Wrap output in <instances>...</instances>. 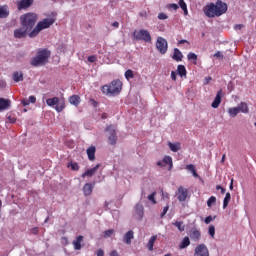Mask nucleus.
Masks as SVG:
<instances>
[{
  "instance_id": "1",
  "label": "nucleus",
  "mask_w": 256,
  "mask_h": 256,
  "mask_svg": "<svg viewBox=\"0 0 256 256\" xmlns=\"http://www.w3.org/2000/svg\"><path fill=\"white\" fill-rule=\"evenodd\" d=\"M206 17H221L224 13H227V3L217 0L216 3H210L204 8Z\"/></svg>"
},
{
  "instance_id": "2",
  "label": "nucleus",
  "mask_w": 256,
  "mask_h": 256,
  "mask_svg": "<svg viewBox=\"0 0 256 256\" xmlns=\"http://www.w3.org/2000/svg\"><path fill=\"white\" fill-rule=\"evenodd\" d=\"M49 57H51V51L48 49L38 50L36 56L31 59L30 65L32 67H41L49 61Z\"/></svg>"
},
{
  "instance_id": "3",
  "label": "nucleus",
  "mask_w": 256,
  "mask_h": 256,
  "mask_svg": "<svg viewBox=\"0 0 256 256\" xmlns=\"http://www.w3.org/2000/svg\"><path fill=\"white\" fill-rule=\"evenodd\" d=\"M37 23V14L35 13H26L23 14L20 17V25L21 27H24V29H26V31H29L31 33V31H33V27H35V24Z\"/></svg>"
},
{
  "instance_id": "4",
  "label": "nucleus",
  "mask_w": 256,
  "mask_h": 256,
  "mask_svg": "<svg viewBox=\"0 0 256 256\" xmlns=\"http://www.w3.org/2000/svg\"><path fill=\"white\" fill-rule=\"evenodd\" d=\"M123 88V82L121 80H113L109 85L101 87V91L104 95H119Z\"/></svg>"
},
{
  "instance_id": "5",
  "label": "nucleus",
  "mask_w": 256,
  "mask_h": 256,
  "mask_svg": "<svg viewBox=\"0 0 256 256\" xmlns=\"http://www.w3.org/2000/svg\"><path fill=\"white\" fill-rule=\"evenodd\" d=\"M53 23H55V18L43 19L42 21L38 22L36 27L28 34V37H30V39H34V37H37V35H39L43 29H49Z\"/></svg>"
},
{
  "instance_id": "6",
  "label": "nucleus",
  "mask_w": 256,
  "mask_h": 256,
  "mask_svg": "<svg viewBox=\"0 0 256 256\" xmlns=\"http://www.w3.org/2000/svg\"><path fill=\"white\" fill-rule=\"evenodd\" d=\"M46 105L54 107L57 113H61L65 109V100H59V97L48 98L46 99Z\"/></svg>"
},
{
  "instance_id": "7",
  "label": "nucleus",
  "mask_w": 256,
  "mask_h": 256,
  "mask_svg": "<svg viewBox=\"0 0 256 256\" xmlns=\"http://www.w3.org/2000/svg\"><path fill=\"white\" fill-rule=\"evenodd\" d=\"M133 37L136 41H144V43H151V33L149 30L140 29L133 32Z\"/></svg>"
},
{
  "instance_id": "8",
  "label": "nucleus",
  "mask_w": 256,
  "mask_h": 256,
  "mask_svg": "<svg viewBox=\"0 0 256 256\" xmlns=\"http://www.w3.org/2000/svg\"><path fill=\"white\" fill-rule=\"evenodd\" d=\"M156 49L161 53V55H165L169 49V43H167L165 38L159 36L156 41Z\"/></svg>"
},
{
  "instance_id": "9",
  "label": "nucleus",
  "mask_w": 256,
  "mask_h": 256,
  "mask_svg": "<svg viewBox=\"0 0 256 256\" xmlns=\"http://www.w3.org/2000/svg\"><path fill=\"white\" fill-rule=\"evenodd\" d=\"M105 131L109 133L108 141L111 145H117V132L115 131V127L113 125L108 126Z\"/></svg>"
},
{
  "instance_id": "10",
  "label": "nucleus",
  "mask_w": 256,
  "mask_h": 256,
  "mask_svg": "<svg viewBox=\"0 0 256 256\" xmlns=\"http://www.w3.org/2000/svg\"><path fill=\"white\" fill-rule=\"evenodd\" d=\"M209 248L205 244H198L194 249V256H209Z\"/></svg>"
},
{
  "instance_id": "11",
  "label": "nucleus",
  "mask_w": 256,
  "mask_h": 256,
  "mask_svg": "<svg viewBox=\"0 0 256 256\" xmlns=\"http://www.w3.org/2000/svg\"><path fill=\"white\" fill-rule=\"evenodd\" d=\"M156 165L158 167H166V165H168V170L171 171V169H173V158H171V156H164L163 160L158 161Z\"/></svg>"
},
{
  "instance_id": "12",
  "label": "nucleus",
  "mask_w": 256,
  "mask_h": 256,
  "mask_svg": "<svg viewBox=\"0 0 256 256\" xmlns=\"http://www.w3.org/2000/svg\"><path fill=\"white\" fill-rule=\"evenodd\" d=\"M29 33H31V32L29 30H27V28L22 26L21 28L14 30V37H15V39H25V37H27V35H29Z\"/></svg>"
},
{
  "instance_id": "13",
  "label": "nucleus",
  "mask_w": 256,
  "mask_h": 256,
  "mask_svg": "<svg viewBox=\"0 0 256 256\" xmlns=\"http://www.w3.org/2000/svg\"><path fill=\"white\" fill-rule=\"evenodd\" d=\"M189 237L192 241H194L195 243L201 241V230L197 229V228H192L189 231Z\"/></svg>"
},
{
  "instance_id": "14",
  "label": "nucleus",
  "mask_w": 256,
  "mask_h": 256,
  "mask_svg": "<svg viewBox=\"0 0 256 256\" xmlns=\"http://www.w3.org/2000/svg\"><path fill=\"white\" fill-rule=\"evenodd\" d=\"M145 215V208L142 206V204H136L135 205V217L138 219V221H141Z\"/></svg>"
},
{
  "instance_id": "15",
  "label": "nucleus",
  "mask_w": 256,
  "mask_h": 256,
  "mask_svg": "<svg viewBox=\"0 0 256 256\" xmlns=\"http://www.w3.org/2000/svg\"><path fill=\"white\" fill-rule=\"evenodd\" d=\"M33 5V0H21L17 4L18 11H21L23 9H29Z\"/></svg>"
},
{
  "instance_id": "16",
  "label": "nucleus",
  "mask_w": 256,
  "mask_h": 256,
  "mask_svg": "<svg viewBox=\"0 0 256 256\" xmlns=\"http://www.w3.org/2000/svg\"><path fill=\"white\" fill-rule=\"evenodd\" d=\"M221 97H223V90H219L216 94L214 101L211 104L213 109H217L221 105Z\"/></svg>"
},
{
  "instance_id": "17",
  "label": "nucleus",
  "mask_w": 256,
  "mask_h": 256,
  "mask_svg": "<svg viewBox=\"0 0 256 256\" xmlns=\"http://www.w3.org/2000/svg\"><path fill=\"white\" fill-rule=\"evenodd\" d=\"M99 167H101V164H97L95 167L86 170L81 177L83 179H85V177H93V175H95L97 173V169H99Z\"/></svg>"
},
{
  "instance_id": "18",
  "label": "nucleus",
  "mask_w": 256,
  "mask_h": 256,
  "mask_svg": "<svg viewBox=\"0 0 256 256\" xmlns=\"http://www.w3.org/2000/svg\"><path fill=\"white\" fill-rule=\"evenodd\" d=\"M187 199V189L184 188L183 186H180L178 188V201H186Z\"/></svg>"
},
{
  "instance_id": "19",
  "label": "nucleus",
  "mask_w": 256,
  "mask_h": 256,
  "mask_svg": "<svg viewBox=\"0 0 256 256\" xmlns=\"http://www.w3.org/2000/svg\"><path fill=\"white\" fill-rule=\"evenodd\" d=\"M132 239H135V232H133V230H129L124 235L123 241H124V243H126V245H131V240Z\"/></svg>"
},
{
  "instance_id": "20",
  "label": "nucleus",
  "mask_w": 256,
  "mask_h": 256,
  "mask_svg": "<svg viewBox=\"0 0 256 256\" xmlns=\"http://www.w3.org/2000/svg\"><path fill=\"white\" fill-rule=\"evenodd\" d=\"M11 107V100L0 98V111H7Z\"/></svg>"
},
{
  "instance_id": "21",
  "label": "nucleus",
  "mask_w": 256,
  "mask_h": 256,
  "mask_svg": "<svg viewBox=\"0 0 256 256\" xmlns=\"http://www.w3.org/2000/svg\"><path fill=\"white\" fill-rule=\"evenodd\" d=\"M10 11L9 6L2 5L0 6V19H7L9 17Z\"/></svg>"
},
{
  "instance_id": "22",
  "label": "nucleus",
  "mask_w": 256,
  "mask_h": 256,
  "mask_svg": "<svg viewBox=\"0 0 256 256\" xmlns=\"http://www.w3.org/2000/svg\"><path fill=\"white\" fill-rule=\"evenodd\" d=\"M70 105H74V107H79L81 103V97L79 95H72L68 99Z\"/></svg>"
},
{
  "instance_id": "23",
  "label": "nucleus",
  "mask_w": 256,
  "mask_h": 256,
  "mask_svg": "<svg viewBox=\"0 0 256 256\" xmlns=\"http://www.w3.org/2000/svg\"><path fill=\"white\" fill-rule=\"evenodd\" d=\"M81 243H83V236H78L75 240H73L72 245L75 251H81Z\"/></svg>"
},
{
  "instance_id": "24",
  "label": "nucleus",
  "mask_w": 256,
  "mask_h": 256,
  "mask_svg": "<svg viewBox=\"0 0 256 256\" xmlns=\"http://www.w3.org/2000/svg\"><path fill=\"white\" fill-rule=\"evenodd\" d=\"M172 59L174 61H177V63L183 61V53H181V50H179L178 48H174Z\"/></svg>"
},
{
  "instance_id": "25",
  "label": "nucleus",
  "mask_w": 256,
  "mask_h": 256,
  "mask_svg": "<svg viewBox=\"0 0 256 256\" xmlns=\"http://www.w3.org/2000/svg\"><path fill=\"white\" fill-rule=\"evenodd\" d=\"M96 151H97V149L95 148V146H90L86 150V153L88 155L89 161H95V153H96Z\"/></svg>"
},
{
  "instance_id": "26",
  "label": "nucleus",
  "mask_w": 256,
  "mask_h": 256,
  "mask_svg": "<svg viewBox=\"0 0 256 256\" xmlns=\"http://www.w3.org/2000/svg\"><path fill=\"white\" fill-rule=\"evenodd\" d=\"M83 193L86 197H89V195H91V193H93V184L91 183H86L83 186Z\"/></svg>"
},
{
  "instance_id": "27",
  "label": "nucleus",
  "mask_w": 256,
  "mask_h": 256,
  "mask_svg": "<svg viewBox=\"0 0 256 256\" xmlns=\"http://www.w3.org/2000/svg\"><path fill=\"white\" fill-rule=\"evenodd\" d=\"M168 147L169 149L173 152V153H177V151L181 150V143L176 142V143H168Z\"/></svg>"
},
{
  "instance_id": "28",
  "label": "nucleus",
  "mask_w": 256,
  "mask_h": 256,
  "mask_svg": "<svg viewBox=\"0 0 256 256\" xmlns=\"http://www.w3.org/2000/svg\"><path fill=\"white\" fill-rule=\"evenodd\" d=\"M189 245H191V240L189 239V236H185L179 245V249H187Z\"/></svg>"
},
{
  "instance_id": "29",
  "label": "nucleus",
  "mask_w": 256,
  "mask_h": 256,
  "mask_svg": "<svg viewBox=\"0 0 256 256\" xmlns=\"http://www.w3.org/2000/svg\"><path fill=\"white\" fill-rule=\"evenodd\" d=\"M177 73L180 77H187V68H185V65H178Z\"/></svg>"
},
{
  "instance_id": "30",
  "label": "nucleus",
  "mask_w": 256,
  "mask_h": 256,
  "mask_svg": "<svg viewBox=\"0 0 256 256\" xmlns=\"http://www.w3.org/2000/svg\"><path fill=\"white\" fill-rule=\"evenodd\" d=\"M237 107L240 113H249V106L247 103L241 102Z\"/></svg>"
},
{
  "instance_id": "31",
  "label": "nucleus",
  "mask_w": 256,
  "mask_h": 256,
  "mask_svg": "<svg viewBox=\"0 0 256 256\" xmlns=\"http://www.w3.org/2000/svg\"><path fill=\"white\" fill-rule=\"evenodd\" d=\"M12 77L15 83H19V81H23V72L16 71L13 73Z\"/></svg>"
},
{
  "instance_id": "32",
  "label": "nucleus",
  "mask_w": 256,
  "mask_h": 256,
  "mask_svg": "<svg viewBox=\"0 0 256 256\" xmlns=\"http://www.w3.org/2000/svg\"><path fill=\"white\" fill-rule=\"evenodd\" d=\"M155 241H157V235H154V236H152V237L149 239V241H148V243H147V249H148L149 251H153V247H154V245H155Z\"/></svg>"
},
{
  "instance_id": "33",
  "label": "nucleus",
  "mask_w": 256,
  "mask_h": 256,
  "mask_svg": "<svg viewBox=\"0 0 256 256\" xmlns=\"http://www.w3.org/2000/svg\"><path fill=\"white\" fill-rule=\"evenodd\" d=\"M230 201H231V193L228 192V193H226L224 200H223V209H227Z\"/></svg>"
},
{
  "instance_id": "34",
  "label": "nucleus",
  "mask_w": 256,
  "mask_h": 256,
  "mask_svg": "<svg viewBox=\"0 0 256 256\" xmlns=\"http://www.w3.org/2000/svg\"><path fill=\"white\" fill-rule=\"evenodd\" d=\"M178 4L179 7L182 8V11H184V15H189V10H187V3H185V0H179Z\"/></svg>"
},
{
  "instance_id": "35",
  "label": "nucleus",
  "mask_w": 256,
  "mask_h": 256,
  "mask_svg": "<svg viewBox=\"0 0 256 256\" xmlns=\"http://www.w3.org/2000/svg\"><path fill=\"white\" fill-rule=\"evenodd\" d=\"M228 113H229L230 117H237V115H239V113H240L239 108L238 107L229 108Z\"/></svg>"
},
{
  "instance_id": "36",
  "label": "nucleus",
  "mask_w": 256,
  "mask_h": 256,
  "mask_svg": "<svg viewBox=\"0 0 256 256\" xmlns=\"http://www.w3.org/2000/svg\"><path fill=\"white\" fill-rule=\"evenodd\" d=\"M172 225H174V227H177L178 231L183 232L185 231V224H183V221H176L174 223H172Z\"/></svg>"
},
{
  "instance_id": "37",
  "label": "nucleus",
  "mask_w": 256,
  "mask_h": 256,
  "mask_svg": "<svg viewBox=\"0 0 256 256\" xmlns=\"http://www.w3.org/2000/svg\"><path fill=\"white\" fill-rule=\"evenodd\" d=\"M187 59H188V61H193L194 65H197V59H198L197 54L190 52L187 55Z\"/></svg>"
},
{
  "instance_id": "38",
  "label": "nucleus",
  "mask_w": 256,
  "mask_h": 256,
  "mask_svg": "<svg viewBox=\"0 0 256 256\" xmlns=\"http://www.w3.org/2000/svg\"><path fill=\"white\" fill-rule=\"evenodd\" d=\"M125 78L127 79V81H129L130 79H133L135 77V74H133V70L128 69L125 74H124Z\"/></svg>"
},
{
  "instance_id": "39",
  "label": "nucleus",
  "mask_w": 256,
  "mask_h": 256,
  "mask_svg": "<svg viewBox=\"0 0 256 256\" xmlns=\"http://www.w3.org/2000/svg\"><path fill=\"white\" fill-rule=\"evenodd\" d=\"M215 203H217V198L215 196H211L208 200H207V206L208 207H213V205H215Z\"/></svg>"
},
{
  "instance_id": "40",
  "label": "nucleus",
  "mask_w": 256,
  "mask_h": 256,
  "mask_svg": "<svg viewBox=\"0 0 256 256\" xmlns=\"http://www.w3.org/2000/svg\"><path fill=\"white\" fill-rule=\"evenodd\" d=\"M155 195H157V192H153L152 194L148 195V201H151L153 205H157V200H155Z\"/></svg>"
},
{
  "instance_id": "41",
  "label": "nucleus",
  "mask_w": 256,
  "mask_h": 256,
  "mask_svg": "<svg viewBox=\"0 0 256 256\" xmlns=\"http://www.w3.org/2000/svg\"><path fill=\"white\" fill-rule=\"evenodd\" d=\"M208 233L212 239H215V226L210 225L208 228Z\"/></svg>"
},
{
  "instance_id": "42",
  "label": "nucleus",
  "mask_w": 256,
  "mask_h": 256,
  "mask_svg": "<svg viewBox=\"0 0 256 256\" xmlns=\"http://www.w3.org/2000/svg\"><path fill=\"white\" fill-rule=\"evenodd\" d=\"M113 233H115V230H113V229L106 230V231L104 232V237H105V239L111 237V235H113Z\"/></svg>"
},
{
  "instance_id": "43",
  "label": "nucleus",
  "mask_w": 256,
  "mask_h": 256,
  "mask_svg": "<svg viewBox=\"0 0 256 256\" xmlns=\"http://www.w3.org/2000/svg\"><path fill=\"white\" fill-rule=\"evenodd\" d=\"M215 219H217V216H208L205 218L204 222L206 223V225H209V223H211V221H215Z\"/></svg>"
},
{
  "instance_id": "44",
  "label": "nucleus",
  "mask_w": 256,
  "mask_h": 256,
  "mask_svg": "<svg viewBox=\"0 0 256 256\" xmlns=\"http://www.w3.org/2000/svg\"><path fill=\"white\" fill-rule=\"evenodd\" d=\"M158 19H160V21H165V19H169V16L162 12L158 14Z\"/></svg>"
},
{
  "instance_id": "45",
  "label": "nucleus",
  "mask_w": 256,
  "mask_h": 256,
  "mask_svg": "<svg viewBox=\"0 0 256 256\" xmlns=\"http://www.w3.org/2000/svg\"><path fill=\"white\" fill-rule=\"evenodd\" d=\"M167 7L168 9H173L174 11H177V9H179V5L177 4H168Z\"/></svg>"
},
{
  "instance_id": "46",
  "label": "nucleus",
  "mask_w": 256,
  "mask_h": 256,
  "mask_svg": "<svg viewBox=\"0 0 256 256\" xmlns=\"http://www.w3.org/2000/svg\"><path fill=\"white\" fill-rule=\"evenodd\" d=\"M186 169H187V171H191V173H193L195 170V165L188 164V165H186Z\"/></svg>"
},
{
  "instance_id": "47",
  "label": "nucleus",
  "mask_w": 256,
  "mask_h": 256,
  "mask_svg": "<svg viewBox=\"0 0 256 256\" xmlns=\"http://www.w3.org/2000/svg\"><path fill=\"white\" fill-rule=\"evenodd\" d=\"M216 190H217V191H221V194H222V195H225V191H226V190H225V188H223V186L217 185V186H216Z\"/></svg>"
},
{
  "instance_id": "48",
  "label": "nucleus",
  "mask_w": 256,
  "mask_h": 256,
  "mask_svg": "<svg viewBox=\"0 0 256 256\" xmlns=\"http://www.w3.org/2000/svg\"><path fill=\"white\" fill-rule=\"evenodd\" d=\"M88 61L89 63H95V61H97V56L95 55L89 56Z\"/></svg>"
},
{
  "instance_id": "49",
  "label": "nucleus",
  "mask_w": 256,
  "mask_h": 256,
  "mask_svg": "<svg viewBox=\"0 0 256 256\" xmlns=\"http://www.w3.org/2000/svg\"><path fill=\"white\" fill-rule=\"evenodd\" d=\"M71 169H72V171H79V164L72 163L71 164Z\"/></svg>"
},
{
  "instance_id": "50",
  "label": "nucleus",
  "mask_w": 256,
  "mask_h": 256,
  "mask_svg": "<svg viewBox=\"0 0 256 256\" xmlns=\"http://www.w3.org/2000/svg\"><path fill=\"white\" fill-rule=\"evenodd\" d=\"M167 211H169V206H166L163 208V211L161 213V217H165V215H167Z\"/></svg>"
},
{
  "instance_id": "51",
  "label": "nucleus",
  "mask_w": 256,
  "mask_h": 256,
  "mask_svg": "<svg viewBox=\"0 0 256 256\" xmlns=\"http://www.w3.org/2000/svg\"><path fill=\"white\" fill-rule=\"evenodd\" d=\"M29 103H37V98L35 96H29Z\"/></svg>"
},
{
  "instance_id": "52",
  "label": "nucleus",
  "mask_w": 256,
  "mask_h": 256,
  "mask_svg": "<svg viewBox=\"0 0 256 256\" xmlns=\"http://www.w3.org/2000/svg\"><path fill=\"white\" fill-rule=\"evenodd\" d=\"M171 79H172V81H177V72H175V71L171 72Z\"/></svg>"
},
{
  "instance_id": "53",
  "label": "nucleus",
  "mask_w": 256,
  "mask_h": 256,
  "mask_svg": "<svg viewBox=\"0 0 256 256\" xmlns=\"http://www.w3.org/2000/svg\"><path fill=\"white\" fill-rule=\"evenodd\" d=\"M161 193H162V199H169V193L163 192V189H161Z\"/></svg>"
},
{
  "instance_id": "54",
  "label": "nucleus",
  "mask_w": 256,
  "mask_h": 256,
  "mask_svg": "<svg viewBox=\"0 0 256 256\" xmlns=\"http://www.w3.org/2000/svg\"><path fill=\"white\" fill-rule=\"evenodd\" d=\"M214 57L223 59V54H222L220 51H217V52L214 54Z\"/></svg>"
},
{
  "instance_id": "55",
  "label": "nucleus",
  "mask_w": 256,
  "mask_h": 256,
  "mask_svg": "<svg viewBox=\"0 0 256 256\" xmlns=\"http://www.w3.org/2000/svg\"><path fill=\"white\" fill-rule=\"evenodd\" d=\"M97 256H105V251H103V249H98Z\"/></svg>"
},
{
  "instance_id": "56",
  "label": "nucleus",
  "mask_w": 256,
  "mask_h": 256,
  "mask_svg": "<svg viewBox=\"0 0 256 256\" xmlns=\"http://www.w3.org/2000/svg\"><path fill=\"white\" fill-rule=\"evenodd\" d=\"M110 256H119V252H117V250H112Z\"/></svg>"
},
{
  "instance_id": "57",
  "label": "nucleus",
  "mask_w": 256,
  "mask_h": 256,
  "mask_svg": "<svg viewBox=\"0 0 256 256\" xmlns=\"http://www.w3.org/2000/svg\"><path fill=\"white\" fill-rule=\"evenodd\" d=\"M22 105H23L24 107H27V105H30L29 100H23V101H22Z\"/></svg>"
},
{
  "instance_id": "58",
  "label": "nucleus",
  "mask_w": 256,
  "mask_h": 256,
  "mask_svg": "<svg viewBox=\"0 0 256 256\" xmlns=\"http://www.w3.org/2000/svg\"><path fill=\"white\" fill-rule=\"evenodd\" d=\"M185 43H187V44L189 45V41H187V40H180V41L178 42V45H183V44H185Z\"/></svg>"
},
{
  "instance_id": "59",
  "label": "nucleus",
  "mask_w": 256,
  "mask_h": 256,
  "mask_svg": "<svg viewBox=\"0 0 256 256\" xmlns=\"http://www.w3.org/2000/svg\"><path fill=\"white\" fill-rule=\"evenodd\" d=\"M33 235H37L39 233V230L37 228L32 229Z\"/></svg>"
},
{
  "instance_id": "60",
  "label": "nucleus",
  "mask_w": 256,
  "mask_h": 256,
  "mask_svg": "<svg viewBox=\"0 0 256 256\" xmlns=\"http://www.w3.org/2000/svg\"><path fill=\"white\" fill-rule=\"evenodd\" d=\"M235 29L241 30V29H243V25L242 24H238V25L235 26Z\"/></svg>"
},
{
  "instance_id": "61",
  "label": "nucleus",
  "mask_w": 256,
  "mask_h": 256,
  "mask_svg": "<svg viewBox=\"0 0 256 256\" xmlns=\"http://www.w3.org/2000/svg\"><path fill=\"white\" fill-rule=\"evenodd\" d=\"M192 175H193V177H199V174H197V170H194V172H192Z\"/></svg>"
},
{
  "instance_id": "62",
  "label": "nucleus",
  "mask_w": 256,
  "mask_h": 256,
  "mask_svg": "<svg viewBox=\"0 0 256 256\" xmlns=\"http://www.w3.org/2000/svg\"><path fill=\"white\" fill-rule=\"evenodd\" d=\"M112 27H119V22H114L113 24H112Z\"/></svg>"
},
{
  "instance_id": "63",
  "label": "nucleus",
  "mask_w": 256,
  "mask_h": 256,
  "mask_svg": "<svg viewBox=\"0 0 256 256\" xmlns=\"http://www.w3.org/2000/svg\"><path fill=\"white\" fill-rule=\"evenodd\" d=\"M101 119H107V113H103V114L101 115Z\"/></svg>"
},
{
  "instance_id": "64",
  "label": "nucleus",
  "mask_w": 256,
  "mask_h": 256,
  "mask_svg": "<svg viewBox=\"0 0 256 256\" xmlns=\"http://www.w3.org/2000/svg\"><path fill=\"white\" fill-rule=\"evenodd\" d=\"M230 189L233 190V179L231 180V183H230Z\"/></svg>"
}]
</instances>
